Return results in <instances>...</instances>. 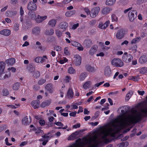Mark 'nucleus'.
I'll return each instance as SVG.
<instances>
[{
    "label": "nucleus",
    "instance_id": "f257e3e1",
    "mask_svg": "<svg viewBox=\"0 0 147 147\" xmlns=\"http://www.w3.org/2000/svg\"><path fill=\"white\" fill-rule=\"evenodd\" d=\"M5 68V63L4 62H0V79L3 80L8 78L11 76V73L9 72H7L6 74L4 75L3 74Z\"/></svg>",
    "mask_w": 147,
    "mask_h": 147
},
{
    "label": "nucleus",
    "instance_id": "f03ea898",
    "mask_svg": "<svg viewBox=\"0 0 147 147\" xmlns=\"http://www.w3.org/2000/svg\"><path fill=\"white\" fill-rule=\"evenodd\" d=\"M111 64L113 66L117 67H121L123 65V63L119 59L114 58L111 61Z\"/></svg>",
    "mask_w": 147,
    "mask_h": 147
},
{
    "label": "nucleus",
    "instance_id": "7ed1b4c3",
    "mask_svg": "<svg viewBox=\"0 0 147 147\" xmlns=\"http://www.w3.org/2000/svg\"><path fill=\"white\" fill-rule=\"evenodd\" d=\"M128 16L130 21L133 22L137 18V11L136 10H131L129 11Z\"/></svg>",
    "mask_w": 147,
    "mask_h": 147
},
{
    "label": "nucleus",
    "instance_id": "20e7f679",
    "mask_svg": "<svg viewBox=\"0 0 147 147\" xmlns=\"http://www.w3.org/2000/svg\"><path fill=\"white\" fill-rule=\"evenodd\" d=\"M127 32L126 30L123 28L120 29L118 30L116 34V37L118 39H122Z\"/></svg>",
    "mask_w": 147,
    "mask_h": 147
},
{
    "label": "nucleus",
    "instance_id": "39448f33",
    "mask_svg": "<svg viewBox=\"0 0 147 147\" xmlns=\"http://www.w3.org/2000/svg\"><path fill=\"white\" fill-rule=\"evenodd\" d=\"M133 59V56L130 54H128L127 52L124 53L122 57V60L126 63L130 62Z\"/></svg>",
    "mask_w": 147,
    "mask_h": 147
},
{
    "label": "nucleus",
    "instance_id": "423d86ee",
    "mask_svg": "<svg viewBox=\"0 0 147 147\" xmlns=\"http://www.w3.org/2000/svg\"><path fill=\"white\" fill-rule=\"evenodd\" d=\"M82 57L78 54L75 55L74 56V61L75 65L79 66L81 63Z\"/></svg>",
    "mask_w": 147,
    "mask_h": 147
},
{
    "label": "nucleus",
    "instance_id": "0eeeda50",
    "mask_svg": "<svg viewBox=\"0 0 147 147\" xmlns=\"http://www.w3.org/2000/svg\"><path fill=\"white\" fill-rule=\"evenodd\" d=\"M100 8L99 7H96L92 9L91 11L90 14V16L92 18H94L96 16L100 11Z\"/></svg>",
    "mask_w": 147,
    "mask_h": 147
},
{
    "label": "nucleus",
    "instance_id": "6e6552de",
    "mask_svg": "<svg viewBox=\"0 0 147 147\" xmlns=\"http://www.w3.org/2000/svg\"><path fill=\"white\" fill-rule=\"evenodd\" d=\"M74 95V92L72 88H69L67 93L66 97L69 99H72L73 98Z\"/></svg>",
    "mask_w": 147,
    "mask_h": 147
},
{
    "label": "nucleus",
    "instance_id": "1a4fd4ad",
    "mask_svg": "<svg viewBox=\"0 0 147 147\" xmlns=\"http://www.w3.org/2000/svg\"><path fill=\"white\" fill-rule=\"evenodd\" d=\"M104 74L106 76H110L112 74V71L110 67L107 66L105 68L104 70Z\"/></svg>",
    "mask_w": 147,
    "mask_h": 147
},
{
    "label": "nucleus",
    "instance_id": "9d476101",
    "mask_svg": "<svg viewBox=\"0 0 147 147\" xmlns=\"http://www.w3.org/2000/svg\"><path fill=\"white\" fill-rule=\"evenodd\" d=\"M47 18V16H41L38 15L36 18H35V20L37 23H40L45 20Z\"/></svg>",
    "mask_w": 147,
    "mask_h": 147
},
{
    "label": "nucleus",
    "instance_id": "9b49d317",
    "mask_svg": "<svg viewBox=\"0 0 147 147\" xmlns=\"http://www.w3.org/2000/svg\"><path fill=\"white\" fill-rule=\"evenodd\" d=\"M46 90L50 93H52L54 90V88L52 85L51 84H47L45 87Z\"/></svg>",
    "mask_w": 147,
    "mask_h": 147
},
{
    "label": "nucleus",
    "instance_id": "f8f14e48",
    "mask_svg": "<svg viewBox=\"0 0 147 147\" xmlns=\"http://www.w3.org/2000/svg\"><path fill=\"white\" fill-rule=\"evenodd\" d=\"M27 8L29 10L35 11L36 9L37 6L34 3L30 2L28 4Z\"/></svg>",
    "mask_w": 147,
    "mask_h": 147
},
{
    "label": "nucleus",
    "instance_id": "ddd939ff",
    "mask_svg": "<svg viewBox=\"0 0 147 147\" xmlns=\"http://www.w3.org/2000/svg\"><path fill=\"white\" fill-rule=\"evenodd\" d=\"M92 84V82L90 81H86L83 84L82 87L84 89L86 90L90 88Z\"/></svg>",
    "mask_w": 147,
    "mask_h": 147
},
{
    "label": "nucleus",
    "instance_id": "4468645a",
    "mask_svg": "<svg viewBox=\"0 0 147 147\" xmlns=\"http://www.w3.org/2000/svg\"><path fill=\"white\" fill-rule=\"evenodd\" d=\"M31 105L34 109L38 108L40 105V102L38 100H33L31 103Z\"/></svg>",
    "mask_w": 147,
    "mask_h": 147
},
{
    "label": "nucleus",
    "instance_id": "2eb2a0df",
    "mask_svg": "<svg viewBox=\"0 0 147 147\" xmlns=\"http://www.w3.org/2000/svg\"><path fill=\"white\" fill-rule=\"evenodd\" d=\"M98 47L96 45H94L91 48L89 51V54L91 55H94L96 52Z\"/></svg>",
    "mask_w": 147,
    "mask_h": 147
},
{
    "label": "nucleus",
    "instance_id": "dca6fc26",
    "mask_svg": "<svg viewBox=\"0 0 147 147\" xmlns=\"http://www.w3.org/2000/svg\"><path fill=\"white\" fill-rule=\"evenodd\" d=\"M22 123L23 124L26 125L29 124L31 122V119L30 118V121L28 120V119L27 116L24 117L22 119Z\"/></svg>",
    "mask_w": 147,
    "mask_h": 147
},
{
    "label": "nucleus",
    "instance_id": "f3484780",
    "mask_svg": "<svg viewBox=\"0 0 147 147\" xmlns=\"http://www.w3.org/2000/svg\"><path fill=\"white\" fill-rule=\"evenodd\" d=\"M16 60L14 58H10L7 59L5 61V62L8 65H12L15 62Z\"/></svg>",
    "mask_w": 147,
    "mask_h": 147
},
{
    "label": "nucleus",
    "instance_id": "a211bd4d",
    "mask_svg": "<svg viewBox=\"0 0 147 147\" xmlns=\"http://www.w3.org/2000/svg\"><path fill=\"white\" fill-rule=\"evenodd\" d=\"M147 61V56L143 55L141 56L139 59V62L141 64H143Z\"/></svg>",
    "mask_w": 147,
    "mask_h": 147
},
{
    "label": "nucleus",
    "instance_id": "6ab92c4d",
    "mask_svg": "<svg viewBox=\"0 0 147 147\" xmlns=\"http://www.w3.org/2000/svg\"><path fill=\"white\" fill-rule=\"evenodd\" d=\"M67 26V23L64 22L61 23L59 26V27L60 28L63 30H66Z\"/></svg>",
    "mask_w": 147,
    "mask_h": 147
},
{
    "label": "nucleus",
    "instance_id": "aec40b11",
    "mask_svg": "<svg viewBox=\"0 0 147 147\" xmlns=\"http://www.w3.org/2000/svg\"><path fill=\"white\" fill-rule=\"evenodd\" d=\"M11 31L9 30L4 29L0 32V34L7 36L10 34Z\"/></svg>",
    "mask_w": 147,
    "mask_h": 147
},
{
    "label": "nucleus",
    "instance_id": "412c9836",
    "mask_svg": "<svg viewBox=\"0 0 147 147\" xmlns=\"http://www.w3.org/2000/svg\"><path fill=\"white\" fill-rule=\"evenodd\" d=\"M20 21L21 22H22V28H23L24 29H26V28H27V29H28V27L30 26V25L28 24V23L26 22L25 23L24 22H23V18L22 17H21L20 18Z\"/></svg>",
    "mask_w": 147,
    "mask_h": 147
},
{
    "label": "nucleus",
    "instance_id": "4be33fe9",
    "mask_svg": "<svg viewBox=\"0 0 147 147\" xmlns=\"http://www.w3.org/2000/svg\"><path fill=\"white\" fill-rule=\"evenodd\" d=\"M87 74L86 72L82 73L80 75L79 77V79L81 81L84 80L87 77Z\"/></svg>",
    "mask_w": 147,
    "mask_h": 147
},
{
    "label": "nucleus",
    "instance_id": "5701e85b",
    "mask_svg": "<svg viewBox=\"0 0 147 147\" xmlns=\"http://www.w3.org/2000/svg\"><path fill=\"white\" fill-rule=\"evenodd\" d=\"M77 132H74L71 134L68 138L69 140H73L75 139L77 136Z\"/></svg>",
    "mask_w": 147,
    "mask_h": 147
},
{
    "label": "nucleus",
    "instance_id": "b1692460",
    "mask_svg": "<svg viewBox=\"0 0 147 147\" xmlns=\"http://www.w3.org/2000/svg\"><path fill=\"white\" fill-rule=\"evenodd\" d=\"M112 9L109 7H105L103 9L102 12L104 14H107L109 13L111 11Z\"/></svg>",
    "mask_w": 147,
    "mask_h": 147
},
{
    "label": "nucleus",
    "instance_id": "393cba45",
    "mask_svg": "<svg viewBox=\"0 0 147 147\" xmlns=\"http://www.w3.org/2000/svg\"><path fill=\"white\" fill-rule=\"evenodd\" d=\"M76 13L75 10H73L69 11H66L65 13V15L67 17L71 16H72L74 15Z\"/></svg>",
    "mask_w": 147,
    "mask_h": 147
},
{
    "label": "nucleus",
    "instance_id": "a878e982",
    "mask_svg": "<svg viewBox=\"0 0 147 147\" xmlns=\"http://www.w3.org/2000/svg\"><path fill=\"white\" fill-rule=\"evenodd\" d=\"M84 44L87 48L89 47L92 45V42L90 39L85 40L84 42Z\"/></svg>",
    "mask_w": 147,
    "mask_h": 147
},
{
    "label": "nucleus",
    "instance_id": "bb28decb",
    "mask_svg": "<svg viewBox=\"0 0 147 147\" xmlns=\"http://www.w3.org/2000/svg\"><path fill=\"white\" fill-rule=\"evenodd\" d=\"M133 94V92L131 91H129L126 95L125 98V100L128 101L131 97Z\"/></svg>",
    "mask_w": 147,
    "mask_h": 147
},
{
    "label": "nucleus",
    "instance_id": "cd10ccee",
    "mask_svg": "<svg viewBox=\"0 0 147 147\" xmlns=\"http://www.w3.org/2000/svg\"><path fill=\"white\" fill-rule=\"evenodd\" d=\"M43 141L42 142V144L44 145H45L48 142L49 137L48 136L44 135L42 136Z\"/></svg>",
    "mask_w": 147,
    "mask_h": 147
},
{
    "label": "nucleus",
    "instance_id": "c85d7f7f",
    "mask_svg": "<svg viewBox=\"0 0 147 147\" xmlns=\"http://www.w3.org/2000/svg\"><path fill=\"white\" fill-rule=\"evenodd\" d=\"M116 1V0H107L105 3L107 5H112L115 4Z\"/></svg>",
    "mask_w": 147,
    "mask_h": 147
},
{
    "label": "nucleus",
    "instance_id": "c756f323",
    "mask_svg": "<svg viewBox=\"0 0 147 147\" xmlns=\"http://www.w3.org/2000/svg\"><path fill=\"white\" fill-rule=\"evenodd\" d=\"M57 21L55 19L50 20L48 22V24L51 27H53L55 25Z\"/></svg>",
    "mask_w": 147,
    "mask_h": 147
},
{
    "label": "nucleus",
    "instance_id": "7c9ffc66",
    "mask_svg": "<svg viewBox=\"0 0 147 147\" xmlns=\"http://www.w3.org/2000/svg\"><path fill=\"white\" fill-rule=\"evenodd\" d=\"M20 84L19 83H16L14 84L12 86V88L14 90H18L19 88Z\"/></svg>",
    "mask_w": 147,
    "mask_h": 147
},
{
    "label": "nucleus",
    "instance_id": "2f4dec72",
    "mask_svg": "<svg viewBox=\"0 0 147 147\" xmlns=\"http://www.w3.org/2000/svg\"><path fill=\"white\" fill-rule=\"evenodd\" d=\"M50 103V100H47L42 102L40 106L41 107L44 108L47 106H48Z\"/></svg>",
    "mask_w": 147,
    "mask_h": 147
},
{
    "label": "nucleus",
    "instance_id": "473e14b6",
    "mask_svg": "<svg viewBox=\"0 0 147 147\" xmlns=\"http://www.w3.org/2000/svg\"><path fill=\"white\" fill-rule=\"evenodd\" d=\"M141 40V38L139 37H137L133 39L131 41V44H136L139 42Z\"/></svg>",
    "mask_w": 147,
    "mask_h": 147
},
{
    "label": "nucleus",
    "instance_id": "72a5a7b5",
    "mask_svg": "<svg viewBox=\"0 0 147 147\" xmlns=\"http://www.w3.org/2000/svg\"><path fill=\"white\" fill-rule=\"evenodd\" d=\"M128 145L129 143L127 142H125L119 144L117 146L119 147H126Z\"/></svg>",
    "mask_w": 147,
    "mask_h": 147
},
{
    "label": "nucleus",
    "instance_id": "f704fd0d",
    "mask_svg": "<svg viewBox=\"0 0 147 147\" xmlns=\"http://www.w3.org/2000/svg\"><path fill=\"white\" fill-rule=\"evenodd\" d=\"M136 129H134L132 131V133L130 135V136L131 137H133L134 136L136 135L137 136H139L141 134V131H140L139 133L138 134H136Z\"/></svg>",
    "mask_w": 147,
    "mask_h": 147
},
{
    "label": "nucleus",
    "instance_id": "c9c22d12",
    "mask_svg": "<svg viewBox=\"0 0 147 147\" xmlns=\"http://www.w3.org/2000/svg\"><path fill=\"white\" fill-rule=\"evenodd\" d=\"M86 69L87 71L89 72H94V68L90 65H87L86 66Z\"/></svg>",
    "mask_w": 147,
    "mask_h": 147
},
{
    "label": "nucleus",
    "instance_id": "e433bc0d",
    "mask_svg": "<svg viewBox=\"0 0 147 147\" xmlns=\"http://www.w3.org/2000/svg\"><path fill=\"white\" fill-rule=\"evenodd\" d=\"M140 74H143L147 73V68L146 67H142L140 70Z\"/></svg>",
    "mask_w": 147,
    "mask_h": 147
},
{
    "label": "nucleus",
    "instance_id": "4c0bfd02",
    "mask_svg": "<svg viewBox=\"0 0 147 147\" xmlns=\"http://www.w3.org/2000/svg\"><path fill=\"white\" fill-rule=\"evenodd\" d=\"M78 103L77 102L75 104L72 103L71 105V107L70 109V110H71L74 109H78V106L79 105Z\"/></svg>",
    "mask_w": 147,
    "mask_h": 147
},
{
    "label": "nucleus",
    "instance_id": "58836bf2",
    "mask_svg": "<svg viewBox=\"0 0 147 147\" xmlns=\"http://www.w3.org/2000/svg\"><path fill=\"white\" fill-rule=\"evenodd\" d=\"M35 134L38 135H41L44 134V133L42 130L39 129H36Z\"/></svg>",
    "mask_w": 147,
    "mask_h": 147
},
{
    "label": "nucleus",
    "instance_id": "ea45409f",
    "mask_svg": "<svg viewBox=\"0 0 147 147\" xmlns=\"http://www.w3.org/2000/svg\"><path fill=\"white\" fill-rule=\"evenodd\" d=\"M7 106L8 107H10L11 109H16L18 107L20 106V104H15V106L13 105H7Z\"/></svg>",
    "mask_w": 147,
    "mask_h": 147
},
{
    "label": "nucleus",
    "instance_id": "a19ab883",
    "mask_svg": "<svg viewBox=\"0 0 147 147\" xmlns=\"http://www.w3.org/2000/svg\"><path fill=\"white\" fill-rule=\"evenodd\" d=\"M55 34L57 37L59 38L62 35V32L59 30H56L55 31Z\"/></svg>",
    "mask_w": 147,
    "mask_h": 147
},
{
    "label": "nucleus",
    "instance_id": "79ce46f5",
    "mask_svg": "<svg viewBox=\"0 0 147 147\" xmlns=\"http://www.w3.org/2000/svg\"><path fill=\"white\" fill-rule=\"evenodd\" d=\"M68 61V59L65 57H64L63 59H61L58 61L61 64H63Z\"/></svg>",
    "mask_w": 147,
    "mask_h": 147
},
{
    "label": "nucleus",
    "instance_id": "37998d69",
    "mask_svg": "<svg viewBox=\"0 0 147 147\" xmlns=\"http://www.w3.org/2000/svg\"><path fill=\"white\" fill-rule=\"evenodd\" d=\"M40 31V28L38 27L34 28L32 32L34 34H38Z\"/></svg>",
    "mask_w": 147,
    "mask_h": 147
},
{
    "label": "nucleus",
    "instance_id": "c03bdc74",
    "mask_svg": "<svg viewBox=\"0 0 147 147\" xmlns=\"http://www.w3.org/2000/svg\"><path fill=\"white\" fill-rule=\"evenodd\" d=\"M41 57H37L34 59V61L37 63H41Z\"/></svg>",
    "mask_w": 147,
    "mask_h": 147
},
{
    "label": "nucleus",
    "instance_id": "a18cd8bd",
    "mask_svg": "<svg viewBox=\"0 0 147 147\" xmlns=\"http://www.w3.org/2000/svg\"><path fill=\"white\" fill-rule=\"evenodd\" d=\"M9 92L7 89H4L2 91V94L3 96H6L8 95Z\"/></svg>",
    "mask_w": 147,
    "mask_h": 147
},
{
    "label": "nucleus",
    "instance_id": "49530a36",
    "mask_svg": "<svg viewBox=\"0 0 147 147\" xmlns=\"http://www.w3.org/2000/svg\"><path fill=\"white\" fill-rule=\"evenodd\" d=\"M45 33L47 35H52L54 33V30L53 29H51L50 30H47Z\"/></svg>",
    "mask_w": 147,
    "mask_h": 147
},
{
    "label": "nucleus",
    "instance_id": "de8ad7c7",
    "mask_svg": "<svg viewBox=\"0 0 147 147\" xmlns=\"http://www.w3.org/2000/svg\"><path fill=\"white\" fill-rule=\"evenodd\" d=\"M75 71L72 67L69 68L68 72L70 74H74L75 73Z\"/></svg>",
    "mask_w": 147,
    "mask_h": 147
},
{
    "label": "nucleus",
    "instance_id": "09e8293b",
    "mask_svg": "<svg viewBox=\"0 0 147 147\" xmlns=\"http://www.w3.org/2000/svg\"><path fill=\"white\" fill-rule=\"evenodd\" d=\"M40 73L39 71H37L34 73L33 76L34 78H38L40 76Z\"/></svg>",
    "mask_w": 147,
    "mask_h": 147
},
{
    "label": "nucleus",
    "instance_id": "8fccbe9b",
    "mask_svg": "<svg viewBox=\"0 0 147 147\" xmlns=\"http://www.w3.org/2000/svg\"><path fill=\"white\" fill-rule=\"evenodd\" d=\"M112 22H116L117 21L118 18L117 16L115 14H113L111 16Z\"/></svg>",
    "mask_w": 147,
    "mask_h": 147
},
{
    "label": "nucleus",
    "instance_id": "3c124183",
    "mask_svg": "<svg viewBox=\"0 0 147 147\" xmlns=\"http://www.w3.org/2000/svg\"><path fill=\"white\" fill-rule=\"evenodd\" d=\"M41 62L42 63L46 61V60L48 58L46 55H44L43 57H41Z\"/></svg>",
    "mask_w": 147,
    "mask_h": 147
},
{
    "label": "nucleus",
    "instance_id": "603ef678",
    "mask_svg": "<svg viewBox=\"0 0 147 147\" xmlns=\"http://www.w3.org/2000/svg\"><path fill=\"white\" fill-rule=\"evenodd\" d=\"M71 44L72 45H73V46H75V47H78L79 45H80V43H78V42H76L74 41H72L71 42Z\"/></svg>",
    "mask_w": 147,
    "mask_h": 147
},
{
    "label": "nucleus",
    "instance_id": "864d4df0",
    "mask_svg": "<svg viewBox=\"0 0 147 147\" xmlns=\"http://www.w3.org/2000/svg\"><path fill=\"white\" fill-rule=\"evenodd\" d=\"M139 76H131V79L134 81H137L139 80Z\"/></svg>",
    "mask_w": 147,
    "mask_h": 147
},
{
    "label": "nucleus",
    "instance_id": "5fc2aeb1",
    "mask_svg": "<svg viewBox=\"0 0 147 147\" xmlns=\"http://www.w3.org/2000/svg\"><path fill=\"white\" fill-rule=\"evenodd\" d=\"M60 96L61 98H63V94L65 92V90L64 89H61L59 90Z\"/></svg>",
    "mask_w": 147,
    "mask_h": 147
},
{
    "label": "nucleus",
    "instance_id": "6e6d98bb",
    "mask_svg": "<svg viewBox=\"0 0 147 147\" xmlns=\"http://www.w3.org/2000/svg\"><path fill=\"white\" fill-rule=\"evenodd\" d=\"M82 9L84 10L85 11L87 15L90 14V10L87 7L83 8Z\"/></svg>",
    "mask_w": 147,
    "mask_h": 147
},
{
    "label": "nucleus",
    "instance_id": "4d7b16f0",
    "mask_svg": "<svg viewBox=\"0 0 147 147\" xmlns=\"http://www.w3.org/2000/svg\"><path fill=\"white\" fill-rule=\"evenodd\" d=\"M46 81V80L44 79H41L38 82V84L39 85H42L44 84Z\"/></svg>",
    "mask_w": 147,
    "mask_h": 147
},
{
    "label": "nucleus",
    "instance_id": "13d9d810",
    "mask_svg": "<svg viewBox=\"0 0 147 147\" xmlns=\"http://www.w3.org/2000/svg\"><path fill=\"white\" fill-rule=\"evenodd\" d=\"M64 53L66 55H69V53L67 47H65L64 49Z\"/></svg>",
    "mask_w": 147,
    "mask_h": 147
},
{
    "label": "nucleus",
    "instance_id": "bf43d9fd",
    "mask_svg": "<svg viewBox=\"0 0 147 147\" xmlns=\"http://www.w3.org/2000/svg\"><path fill=\"white\" fill-rule=\"evenodd\" d=\"M54 49L57 51H60L61 50V47L59 46H55Z\"/></svg>",
    "mask_w": 147,
    "mask_h": 147
},
{
    "label": "nucleus",
    "instance_id": "052dcab7",
    "mask_svg": "<svg viewBox=\"0 0 147 147\" xmlns=\"http://www.w3.org/2000/svg\"><path fill=\"white\" fill-rule=\"evenodd\" d=\"M71 78L69 76H66L64 80L66 82H69L71 80Z\"/></svg>",
    "mask_w": 147,
    "mask_h": 147
},
{
    "label": "nucleus",
    "instance_id": "680f3d73",
    "mask_svg": "<svg viewBox=\"0 0 147 147\" xmlns=\"http://www.w3.org/2000/svg\"><path fill=\"white\" fill-rule=\"evenodd\" d=\"M16 70V68L13 67H11L10 68H9L8 69V70L9 71H11L12 72H15Z\"/></svg>",
    "mask_w": 147,
    "mask_h": 147
},
{
    "label": "nucleus",
    "instance_id": "e2e57ef3",
    "mask_svg": "<svg viewBox=\"0 0 147 147\" xmlns=\"http://www.w3.org/2000/svg\"><path fill=\"white\" fill-rule=\"evenodd\" d=\"M80 126V124L79 123H77L73 126V128L76 129L79 128Z\"/></svg>",
    "mask_w": 147,
    "mask_h": 147
},
{
    "label": "nucleus",
    "instance_id": "0e129e2a",
    "mask_svg": "<svg viewBox=\"0 0 147 147\" xmlns=\"http://www.w3.org/2000/svg\"><path fill=\"white\" fill-rule=\"evenodd\" d=\"M40 124L42 126L43 125L45 124V121L44 120L40 119L39 121Z\"/></svg>",
    "mask_w": 147,
    "mask_h": 147
},
{
    "label": "nucleus",
    "instance_id": "69168bd1",
    "mask_svg": "<svg viewBox=\"0 0 147 147\" xmlns=\"http://www.w3.org/2000/svg\"><path fill=\"white\" fill-rule=\"evenodd\" d=\"M54 124L59 126H62L63 125V124L60 122H56Z\"/></svg>",
    "mask_w": 147,
    "mask_h": 147
},
{
    "label": "nucleus",
    "instance_id": "338daca9",
    "mask_svg": "<svg viewBox=\"0 0 147 147\" xmlns=\"http://www.w3.org/2000/svg\"><path fill=\"white\" fill-rule=\"evenodd\" d=\"M98 27L101 29H105V27L104 26V24H103L102 23H99Z\"/></svg>",
    "mask_w": 147,
    "mask_h": 147
},
{
    "label": "nucleus",
    "instance_id": "774afa93",
    "mask_svg": "<svg viewBox=\"0 0 147 147\" xmlns=\"http://www.w3.org/2000/svg\"><path fill=\"white\" fill-rule=\"evenodd\" d=\"M77 49L79 51H82L84 49L83 47L80 44V45H79L77 47Z\"/></svg>",
    "mask_w": 147,
    "mask_h": 147
}]
</instances>
